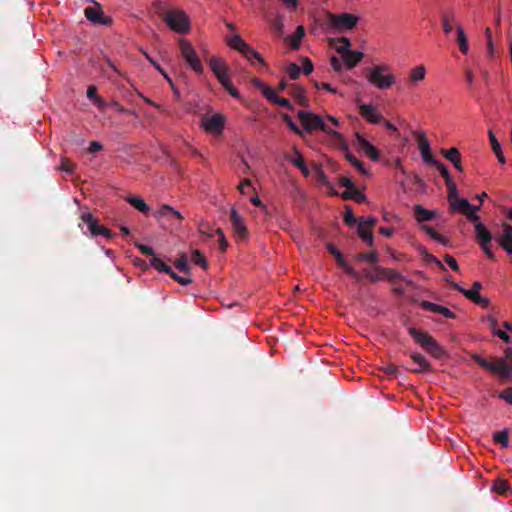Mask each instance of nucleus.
<instances>
[{
  "label": "nucleus",
  "mask_w": 512,
  "mask_h": 512,
  "mask_svg": "<svg viewBox=\"0 0 512 512\" xmlns=\"http://www.w3.org/2000/svg\"><path fill=\"white\" fill-rule=\"evenodd\" d=\"M489 326L495 335H497L505 342L509 341V335L507 334V332L496 328L497 323L495 319H489Z\"/></svg>",
  "instance_id": "nucleus-49"
},
{
  "label": "nucleus",
  "mask_w": 512,
  "mask_h": 512,
  "mask_svg": "<svg viewBox=\"0 0 512 512\" xmlns=\"http://www.w3.org/2000/svg\"><path fill=\"white\" fill-rule=\"evenodd\" d=\"M282 119L287 124L291 131H293L297 135H302V131L298 128V126L294 123V121L288 114H282Z\"/></svg>",
  "instance_id": "nucleus-54"
},
{
  "label": "nucleus",
  "mask_w": 512,
  "mask_h": 512,
  "mask_svg": "<svg viewBox=\"0 0 512 512\" xmlns=\"http://www.w3.org/2000/svg\"><path fill=\"white\" fill-rule=\"evenodd\" d=\"M364 57L360 51H348V54L342 56L347 69L354 68Z\"/></svg>",
  "instance_id": "nucleus-25"
},
{
  "label": "nucleus",
  "mask_w": 512,
  "mask_h": 512,
  "mask_svg": "<svg viewBox=\"0 0 512 512\" xmlns=\"http://www.w3.org/2000/svg\"><path fill=\"white\" fill-rule=\"evenodd\" d=\"M135 246L143 255L154 256V250L152 247L140 243H135Z\"/></svg>",
  "instance_id": "nucleus-62"
},
{
  "label": "nucleus",
  "mask_w": 512,
  "mask_h": 512,
  "mask_svg": "<svg viewBox=\"0 0 512 512\" xmlns=\"http://www.w3.org/2000/svg\"><path fill=\"white\" fill-rule=\"evenodd\" d=\"M127 202L132 205L138 211L147 214L150 211V207L144 202L143 199L136 196H131L127 198Z\"/></svg>",
  "instance_id": "nucleus-31"
},
{
  "label": "nucleus",
  "mask_w": 512,
  "mask_h": 512,
  "mask_svg": "<svg viewBox=\"0 0 512 512\" xmlns=\"http://www.w3.org/2000/svg\"><path fill=\"white\" fill-rule=\"evenodd\" d=\"M226 118L223 114L205 115L201 119V125L206 132L220 135L224 129Z\"/></svg>",
  "instance_id": "nucleus-8"
},
{
  "label": "nucleus",
  "mask_w": 512,
  "mask_h": 512,
  "mask_svg": "<svg viewBox=\"0 0 512 512\" xmlns=\"http://www.w3.org/2000/svg\"><path fill=\"white\" fill-rule=\"evenodd\" d=\"M410 334L423 349L427 350V352H438V344L429 334L418 331L415 328L410 330Z\"/></svg>",
  "instance_id": "nucleus-11"
},
{
  "label": "nucleus",
  "mask_w": 512,
  "mask_h": 512,
  "mask_svg": "<svg viewBox=\"0 0 512 512\" xmlns=\"http://www.w3.org/2000/svg\"><path fill=\"white\" fill-rule=\"evenodd\" d=\"M179 49L182 57L189 64L190 68L197 74H201L203 72V65L199 57L196 55L195 49L193 48L190 41L181 38L179 40Z\"/></svg>",
  "instance_id": "nucleus-7"
},
{
  "label": "nucleus",
  "mask_w": 512,
  "mask_h": 512,
  "mask_svg": "<svg viewBox=\"0 0 512 512\" xmlns=\"http://www.w3.org/2000/svg\"><path fill=\"white\" fill-rule=\"evenodd\" d=\"M455 29H456V35H457L456 42L459 46V49L463 54H467L468 50H469V45H468V40L465 35L464 29L461 25H458V24L455 25Z\"/></svg>",
  "instance_id": "nucleus-26"
},
{
  "label": "nucleus",
  "mask_w": 512,
  "mask_h": 512,
  "mask_svg": "<svg viewBox=\"0 0 512 512\" xmlns=\"http://www.w3.org/2000/svg\"><path fill=\"white\" fill-rule=\"evenodd\" d=\"M297 116H298V119L300 120L302 126L308 133H311L314 130L318 129V130H321V131L329 134L337 141L343 140L342 134L329 128L326 125V123L324 122V120L319 115L311 113V112H306L304 110H300L297 113Z\"/></svg>",
  "instance_id": "nucleus-3"
},
{
  "label": "nucleus",
  "mask_w": 512,
  "mask_h": 512,
  "mask_svg": "<svg viewBox=\"0 0 512 512\" xmlns=\"http://www.w3.org/2000/svg\"><path fill=\"white\" fill-rule=\"evenodd\" d=\"M170 277L172 279H174L176 282H178L182 286H187V285L192 283V279L191 278L179 276L174 271H172V273L170 274Z\"/></svg>",
  "instance_id": "nucleus-59"
},
{
  "label": "nucleus",
  "mask_w": 512,
  "mask_h": 512,
  "mask_svg": "<svg viewBox=\"0 0 512 512\" xmlns=\"http://www.w3.org/2000/svg\"><path fill=\"white\" fill-rule=\"evenodd\" d=\"M150 265L154 267L157 271L166 273L168 275H170L173 271L170 266L165 264L160 258H158L155 255L151 257Z\"/></svg>",
  "instance_id": "nucleus-33"
},
{
  "label": "nucleus",
  "mask_w": 512,
  "mask_h": 512,
  "mask_svg": "<svg viewBox=\"0 0 512 512\" xmlns=\"http://www.w3.org/2000/svg\"><path fill=\"white\" fill-rule=\"evenodd\" d=\"M153 8L155 13L163 20H166V15L169 14L171 10L166 9V4L161 0H156L153 2Z\"/></svg>",
  "instance_id": "nucleus-41"
},
{
  "label": "nucleus",
  "mask_w": 512,
  "mask_h": 512,
  "mask_svg": "<svg viewBox=\"0 0 512 512\" xmlns=\"http://www.w3.org/2000/svg\"><path fill=\"white\" fill-rule=\"evenodd\" d=\"M488 136L492 150L496 155L497 160L499 161V163L504 164L506 162L505 156L503 155L501 145L492 130L488 131Z\"/></svg>",
  "instance_id": "nucleus-24"
},
{
  "label": "nucleus",
  "mask_w": 512,
  "mask_h": 512,
  "mask_svg": "<svg viewBox=\"0 0 512 512\" xmlns=\"http://www.w3.org/2000/svg\"><path fill=\"white\" fill-rule=\"evenodd\" d=\"M262 93H263L264 97L272 103H275V101L278 97L276 95V93L268 86L264 87V89L262 90Z\"/></svg>",
  "instance_id": "nucleus-61"
},
{
  "label": "nucleus",
  "mask_w": 512,
  "mask_h": 512,
  "mask_svg": "<svg viewBox=\"0 0 512 512\" xmlns=\"http://www.w3.org/2000/svg\"><path fill=\"white\" fill-rule=\"evenodd\" d=\"M272 26V29L278 34V35H281L282 34V30H283V22H282V19L281 17H277L271 24Z\"/></svg>",
  "instance_id": "nucleus-63"
},
{
  "label": "nucleus",
  "mask_w": 512,
  "mask_h": 512,
  "mask_svg": "<svg viewBox=\"0 0 512 512\" xmlns=\"http://www.w3.org/2000/svg\"><path fill=\"white\" fill-rule=\"evenodd\" d=\"M445 184H446L447 190H448L447 198H448L449 203H451L453 200L458 198V189L452 179L445 182Z\"/></svg>",
  "instance_id": "nucleus-50"
},
{
  "label": "nucleus",
  "mask_w": 512,
  "mask_h": 512,
  "mask_svg": "<svg viewBox=\"0 0 512 512\" xmlns=\"http://www.w3.org/2000/svg\"><path fill=\"white\" fill-rule=\"evenodd\" d=\"M75 165L67 158L61 160L59 169L66 173L72 174L74 172Z\"/></svg>",
  "instance_id": "nucleus-56"
},
{
  "label": "nucleus",
  "mask_w": 512,
  "mask_h": 512,
  "mask_svg": "<svg viewBox=\"0 0 512 512\" xmlns=\"http://www.w3.org/2000/svg\"><path fill=\"white\" fill-rule=\"evenodd\" d=\"M230 222L235 236L238 238H244L247 236L248 231L244 224L243 218L234 208H232L230 212Z\"/></svg>",
  "instance_id": "nucleus-13"
},
{
  "label": "nucleus",
  "mask_w": 512,
  "mask_h": 512,
  "mask_svg": "<svg viewBox=\"0 0 512 512\" xmlns=\"http://www.w3.org/2000/svg\"><path fill=\"white\" fill-rule=\"evenodd\" d=\"M448 356L449 354H411V363L407 369L415 373L433 372L437 369L436 365H443Z\"/></svg>",
  "instance_id": "nucleus-2"
},
{
  "label": "nucleus",
  "mask_w": 512,
  "mask_h": 512,
  "mask_svg": "<svg viewBox=\"0 0 512 512\" xmlns=\"http://www.w3.org/2000/svg\"><path fill=\"white\" fill-rule=\"evenodd\" d=\"M84 14L93 24L108 26L112 23V19L104 15L101 6L96 2H94V6L86 7Z\"/></svg>",
  "instance_id": "nucleus-10"
},
{
  "label": "nucleus",
  "mask_w": 512,
  "mask_h": 512,
  "mask_svg": "<svg viewBox=\"0 0 512 512\" xmlns=\"http://www.w3.org/2000/svg\"><path fill=\"white\" fill-rule=\"evenodd\" d=\"M475 228V235L480 246L490 244L492 241L491 232L479 220L472 222Z\"/></svg>",
  "instance_id": "nucleus-19"
},
{
  "label": "nucleus",
  "mask_w": 512,
  "mask_h": 512,
  "mask_svg": "<svg viewBox=\"0 0 512 512\" xmlns=\"http://www.w3.org/2000/svg\"><path fill=\"white\" fill-rule=\"evenodd\" d=\"M498 244L512 256V226L502 223V233L496 238Z\"/></svg>",
  "instance_id": "nucleus-12"
},
{
  "label": "nucleus",
  "mask_w": 512,
  "mask_h": 512,
  "mask_svg": "<svg viewBox=\"0 0 512 512\" xmlns=\"http://www.w3.org/2000/svg\"><path fill=\"white\" fill-rule=\"evenodd\" d=\"M341 143V149L345 151V158L353 165L361 174L366 175L367 171L364 168L361 161H359L355 156H353L349 150L348 146L345 143L344 139L342 141H339Z\"/></svg>",
  "instance_id": "nucleus-21"
},
{
  "label": "nucleus",
  "mask_w": 512,
  "mask_h": 512,
  "mask_svg": "<svg viewBox=\"0 0 512 512\" xmlns=\"http://www.w3.org/2000/svg\"><path fill=\"white\" fill-rule=\"evenodd\" d=\"M375 270L381 275L389 280H396V279H403L404 277L396 270L389 269V268H382V267H375Z\"/></svg>",
  "instance_id": "nucleus-35"
},
{
  "label": "nucleus",
  "mask_w": 512,
  "mask_h": 512,
  "mask_svg": "<svg viewBox=\"0 0 512 512\" xmlns=\"http://www.w3.org/2000/svg\"><path fill=\"white\" fill-rule=\"evenodd\" d=\"M500 399H503L508 404L512 405V387L504 389L498 395Z\"/></svg>",
  "instance_id": "nucleus-60"
},
{
  "label": "nucleus",
  "mask_w": 512,
  "mask_h": 512,
  "mask_svg": "<svg viewBox=\"0 0 512 512\" xmlns=\"http://www.w3.org/2000/svg\"><path fill=\"white\" fill-rule=\"evenodd\" d=\"M434 216V211L428 210L419 204L414 206V217L418 222L430 221Z\"/></svg>",
  "instance_id": "nucleus-23"
},
{
  "label": "nucleus",
  "mask_w": 512,
  "mask_h": 512,
  "mask_svg": "<svg viewBox=\"0 0 512 512\" xmlns=\"http://www.w3.org/2000/svg\"><path fill=\"white\" fill-rule=\"evenodd\" d=\"M174 266L185 274L191 273V266L188 264V257L185 253L179 255V258L174 262Z\"/></svg>",
  "instance_id": "nucleus-32"
},
{
  "label": "nucleus",
  "mask_w": 512,
  "mask_h": 512,
  "mask_svg": "<svg viewBox=\"0 0 512 512\" xmlns=\"http://www.w3.org/2000/svg\"><path fill=\"white\" fill-rule=\"evenodd\" d=\"M191 261L195 264L200 266L203 269H207L208 262L205 259L204 255L199 250H193L191 255Z\"/></svg>",
  "instance_id": "nucleus-43"
},
{
  "label": "nucleus",
  "mask_w": 512,
  "mask_h": 512,
  "mask_svg": "<svg viewBox=\"0 0 512 512\" xmlns=\"http://www.w3.org/2000/svg\"><path fill=\"white\" fill-rule=\"evenodd\" d=\"M86 95L98 107L102 108L105 106L104 100L97 95V88L95 86H89L87 89Z\"/></svg>",
  "instance_id": "nucleus-40"
},
{
  "label": "nucleus",
  "mask_w": 512,
  "mask_h": 512,
  "mask_svg": "<svg viewBox=\"0 0 512 512\" xmlns=\"http://www.w3.org/2000/svg\"><path fill=\"white\" fill-rule=\"evenodd\" d=\"M359 21V17L350 13L326 14V24L329 28L337 31L352 30Z\"/></svg>",
  "instance_id": "nucleus-5"
},
{
  "label": "nucleus",
  "mask_w": 512,
  "mask_h": 512,
  "mask_svg": "<svg viewBox=\"0 0 512 512\" xmlns=\"http://www.w3.org/2000/svg\"><path fill=\"white\" fill-rule=\"evenodd\" d=\"M359 113L364 119L373 124H378L383 120V116L370 104H360Z\"/></svg>",
  "instance_id": "nucleus-15"
},
{
  "label": "nucleus",
  "mask_w": 512,
  "mask_h": 512,
  "mask_svg": "<svg viewBox=\"0 0 512 512\" xmlns=\"http://www.w3.org/2000/svg\"><path fill=\"white\" fill-rule=\"evenodd\" d=\"M442 29L445 34L453 30V23L456 21V11L453 8H444L440 13Z\"/></svg>",
  "instance_id": "nucleus-16"
},
{
  "label": "nucleus",
  "mask_w": 512,
  "mask_h": 512,
  "mask_svg": "<svg viewBox=\"0 0 512 512\" xmlns=\"http://www.w3.org/2000/svg\"><path fill=\"white\" fill-rule=\"evenodd\" d=\"M337 42L339 43V45L336 46V51L341 56H344L348 54V51H351V41L347 37H340L337 39Z\"/></svg>",
  "instance_id": "nucleus-37"
},
{
  "label": "nucleus",
  "mask_w": 512,
  "mask_h": 512,
  "mask_svg": "<svg viewBox=\"0 0 512 512\" xmlns=\"http://www.w3.org/2000/svg\"><path fill=\"white\" fill-rule=\"evenodd\" d=\"M293 153L295 154V157L292 158L290 156H286V159L290 161L294 166L299 168L305 163L304 159L301 153L296 148L293 149Z\"/></svg>",
  "instance_id": "nucleus-51"
},
{
  "label": "nucleus",
  "mask_w": 512,
  "mask_h": 512,
  "mask_svg": "<svg viewBox=\"0 0 512 512\" xmlns=\"http://www.w3.org/2000/svg\"><path fill=\"white\" fill-rule=\"evenodd\" d=\"M356 141L359 148L373 161H377L380 157L379 151L362 135L356 134Z\"/></svg>",
  "instance_id": "nucleus-17"
},
{
  "label": "nucleus",
  "mask_w": 512,
  "mask_h": 512,
  "mask_svg": "<svg viewBox=\"0 0 512 512\" xmlns=\"http://www.w3.org/2000/svg\"><path fill=\"white\" fill-rule=\"evenodd\" d=\"M341 197L344 200L353 199L357 203H362V202H364L366 200L365 194L360 192L355 186L350 188V189H346L345 191H343L342 194H341Z\"/></svg>",
  "instance_id": "nucleus-28"
},
{
  "label": "nucleus",
  "mask_w": 512,
  "mask_h": 512,
  "mask_svg": "<svg viewBox=\"0 0 512 512\" xmlns=\"http://www.w3.org/2000/svg\"><path fill=\"white\" fill-rule=\"evenodd\" d=\"M493 440L496 443L501 444L502 447L506 448L509 445V435L506 430L495 431L493 433Z\"/></svg>",
  "instance_id": "nucleus-39"
},
{
  "label": "nucleus",
  "mask_w": 512,
  "mask_h": 512,
  "mask_svg": "<svg viewBox=\"0 0 512 512\" xmlns=\"http://www.w3.org/2000/svg\"><path fill=\"white\" fill-rule=\"evenodd\" d=\"M481 288H482L481 283L478 282V281H475L472 284V288L470 290H465L464 289L463 295L465 297H467L468 299L473 300L476 296L479 295V291L481 290Z\"/></svg>",
  "instance_id": "nucleus-48"
},
{
  "label": "nucleus",
  "mask_w": 512,
  "mask_h": 512,
  "mask_svg": "<svg viewBox=\"0 0 512 512\" xmlns=\"http://www.w3.org/2000/svg\"><path fill=\"white\" fill-rule=\"evenodd\" d=\"M167 26L176 33L186 34L190 30L187 15L181 10H171L164 21Z\"/></svg>",
  "instance_id": "nucleus-6"
},
{
  "label": "nucleus",
  "mask_w": 512,
  "mask_h": 512,
  "mask_svg": "<svg viewBox=\"0 0 512 512\" xmlns=\"http://www.w3.org/2000/svg\"><path fill=\"white\" fill-rule=\"evenodd\" d=\"M169 215H173V216L177 217L179 220L183 219L180 212L176 211L174 208H172L171 206L166 205V204L160 208V210L157 212L156 216H169Z\"/></svg>",
  "instance_id": "nucleus-46"
},
{
  "label": "nucleus",
  "mask_w": 512,
  "mask_h": 512,
  "mask_svg": "<svg viewBox=\"0 0 512 512\" xmlns=\"http://www.w3.org/2000/svg\"><path fill=\"white\" fill-rule=\"evenodd\" d=\"M367 81L379 90H386L395 83V77L386 64L375 65L365 73Z\"/></svg>",
  "instance_id": "nucleus-4"
},
{
  "label": "nucleus",
  "mask_w": 512,
  "mask_h": 512,
  "mask_svg": "<svg viewBox=\"0 0 512 512\" xmlns=\"http://www.w3.org/2000/svg\"><path fill=\"white\" fill-rule=\"evenodd\" d=\"M357 259L360 261L376 263L378 261V255L376 252L361 253V254L357 255Z\"/></svg>",
  "instance_id": "nucleus-55"
},
{
  "label": "nucleus",
  "mask_w": 512,
  "mask_h": 512,
  "mask_svg": "<svg viewBox=\"0 0 512 512\" xmlns=\"http://www.w3.org/2000/svg\"><path fill=\"white\" fill-rule=\"evenodd\" d=\"M291 96L297 101V103L302 107H308L309 102L305 95L304 89L299 85H292L290 88Z\"/></svg>",
  "instance_id": "nucleus-22"
},
{
  "label": "nucleus",
  "mask_w": 512,
  "mask_h": 512,
  "mask_svg": "<svg viewBox=\"0 0 512 512\" xmlns=\"http://www.w3.org/2000/svg\"><path fill=\"white\" fill-rule=\"evenodd\" d=\"M305 35V30L303 26H298L294 32V34L290 37V46L292 49L297 50L300 46V41Z\"/></svg>",
  "instance_id": "nucleus-34"
},
{
  "label": "nucleus",
  "mask_w": 512,
  "mask_h": 512,
  "mask_svg": "<svg viewBox=\"0 0 512 512\" xmlns=\"http://www.w3.org/2000/svg\"><path fill=\"white\" fill-rule=\"evenodd\" d=\"M358 235L369 245L372 246L373 244V235L371 232L365 230L363 227V223L359 222L357 226Z\"/></svg>",
  "instance_id": "nucleus-45"
},
{
  "label": "nucleus",
  "mask_w": 512,
  "mask_h": 512,
  "mask_svg": "<svg viewBox=\"0 0 512 512\" xmlns=\"http://www.w3.org/2000/svg\"><path fill=\"white\" fill-rule=\"evenodd\" d=\"M426 75V69L423 65H418L414 67L409 75V79L411 82H419L424 80Z\"/></svg>",
  "instance_id": "nucleus-36"
},
{
  "label": "nucleus",
  "mask_w": 512,
  "mask_h": 512,
  "mask_svg": "<svg viewBox=\"0 0 512 512\" xmlns=\"http://www.w3.org/2000/svg\"><path fill=\"white\" fill-rule=\"evenodd\" d=\"M442 155L453 164L455 169H457L460 172L463 171L460 153L457 148L452 147L447 150H442Z\"/></svg>",
  "instance_id": "nucleus-20"
},
{
  "label": "nucleus",
  "mask_w": 512,
  "mask_h": 512,
  "mask_svg": "<svg viewBox=\"0 0 512 512\" xmlns=\"http://www.w3.org/2000/svg\"><path fill=\"white\" fill-rule=\"evenodd\" d=\"M431 165L436 167V169L439 171L441 176L444 178L445 182L452 179L447 167L443 163L436 160V163H432Z\"/></svg>",
  "instance_id": "nucleus-52"
},
{
  "label": "nucleus",
  "mask_w": 512,
  "mask_h": 512,
  "mask_svg": "<svg viewBox=\"0 0 512 512\" xmlns=\"http://www.w3.org/2000/svg\"><path fill=\"white\" fill-rule=\"evenodd\" d=\"M422 230H424L432 239L436 240L437 242L443 244V245H446L447 244V239L445 237H443L442 235H440L439 233H437L432 227L430 226H427V225H422Z\"/></svg>",
  "instance_id": "nucleus-44"
},
{
  "label": "nucleus",
  "mask_w": 512,
  "mask_h": 512,
  "mask_svg": "<svg viewBox=\"0 0 512 512\" xmlns=\"http://www.w3.org/2000/svg\"><path fill=\"white\" fill-rule=\"evenodd\" d=\"M473 359L483 368L501 378H510L512 374V353L505 354L504 358L488 360L481 354H471Z\"/></svg>",
  "instance_id": "nucleus-1"
},
{
  "label": "nucleus",
  "mask_w": 512,
  "mask_h": 512,
  "mask_svg": "<svg viewBox=\"0 0 512 512\" xmlns=\"http://www.w3.org/2000/svg\"><path fill=\"white\" fill-rule=\"evenodd\" d=\"M343 220H344L345 224H347L349 226L356 223L357 220H356V218L353 214V211L350 207H346L344 215H343Z\"/></svg>",
  "instance_id": "nucleus-57"
},
{
  "label": "nucleus",
  "mask_w": 512,
  "mask_h": 512,
  "mask_svg": "<svg viewBox=\"0 0 512 512\" xmlns=\"http://www.w3.org/2000/svg\"><path fill=\"white\" fill-rule=\"evenodd\" d=\"M81 219L84 223L87 224L88 230L92 236H98V231L100 229V225L98 224L97 219L91 213H84L81 216Z\"/></svg>",
  "instance_id": "nucleus-27"
},
{
  "label": "nucleus",
  "mask_w": 512,
  "mask_h": 512,
  "mask_svg": "<svg viewBox=\"0 0 512 512\" xmlns=\"http://www.w3.org/2000/svg\"><path fill=\"white\" fill-rule=\"evenodd\" d=\"M493 490L500 495H506L509 492L510 487L506 480L499 478L495 480Z\"/></svg>",
  "instance_id": "nucleus-42"
},
{
  "label": "nucleus",
  "mask_w": 512,
  "mask_h": 512,
  "mask_svg": "<svg viewBox=\"0 0 512 512\" xmlns=\"http://www.w3.org/2000/svg\"><path fill=\"white\" fill-rule=\"evenodd\" d=\"M286 72L288 73L291 79L296 80L300 76L301 69L296 63H290L287 66Z\"/></svg>",
  "instance_id": "nucleus-53"
},
{
  "label": "nucleus",
  "mask_w": 512,
  "mask_h": 512,
  "mask_svg": "<svg viewBox=\"0 0 512 512\" xmlns=\"http://www.w3.org/2000/svg\"><path fill=\"white\" fill-rule=\"evenodd\" d=\"M228 44L235 50L242 52L244 47H246V42L239 36L234 35L228 42Z\"/></svg>",
  "instance_id": "nucleus-47"
},
{
  "label": "nucleus",
  "mask_w": 512,
  "mask_h": 512,
  "mask_svg": "<svg viewBox=\"0 0 512 512\" xmlns=\"http://www.w3.org/2000/svg\"><path fill=\"white\" fill-rule=\"evenodd\" d=\"M450 210L452 212L458 211L463 214L469 222H476L479 220L478 214L474 213L473 205L465 198H457L450 203Z\"/></svg>",
  "instance_id": "nucleus-9"
},
{
  "label": "nucleus",
  "mask_w": 512,
  "mask_h": 512,
  "mask_svg": "<svg viewBox=\"0 0 512 512\" xmlns=\"http://www.w3.org/2000/svg\"><path fill=\"white\" fill-rule=\"evenodd\" d=\"M241 53L249 61H251L252 59H256L261 64H264V60L261 57V55L256 50H254L252 47H250L248 44H246V47H244V49Z\"/></svg>",
  "instance_id": "nucleus-38"
},
{
  "label": "nucleus",
  "mask_w": 512,
  "mask_h": 512,
  "mask_svg": "<svg viewBox=\"0 0 512 512\" xmlns=\"http://www.w3.org/2000/svg\"><path fill=\"white\" fill-rule=\"evenodd\" d=\"M420 306L426 311L441 314L445 318H449V319L455 318V314L451 310H449L448 308H446L444 306L432 303L430 301L423 300L420 303Z\"/></svg>",
  "instance_id": "nucleus-18"
},
{
  "label": "nucleus",
  "mask_w": 512,
  "mask_h": 512,
  "mask_svg": "<svg viewBox=\"0 0 512 512\" xmlns=\"http://www.w3.org/2000/svg\"><path fill=\"white\" fill-rule=\"evenodd\" d=\"M209 67L213 71L215 76H218L221 73L227 72L226 64L220 58H216V57L211 58L209 61Z\"/></svg>",
  "instance_id": "nucleus-30"
},
{
  "label": "nucleus",
  "mask_w": 512,
  "mask_h": 512,
  "mask_svg": "<svg viewBox=\"0 0 512 512\" xmlns=\"http://www.w3.org/2000/svg\"><path fill=\"white\" fill-rule=\"evenodd\" d=\"M444 260L445 262L449 265V267L454 270V271H458L459 270V265L456 261V259L454 257H452L451 255H445L444 256Z\"/></svg>",
  "instance_id": "nucleus-64"
},
{
  "label": "nucleus",
  "mask_w": 512,
  "mask_h": 512,
  "mask_svg": "<svg viewBox=\"0 0 512 512\" xmlns=\"http://www.w3.org/2000/svg\"><path fill=\"white\" fill-rule=\"evenodd\" d=\"M337 264L351 277H353L356 281H360V276L358 272L349 265L345 258L343 257L342 253L336 256L335 258Z\"/></svg>",
  "instance_id": "nucleus-29"
},
{
  "label": "nucleus",
  "mask_w": 512,
  "mask_h": 512,
  "mask_svg": "<svg viewBox=\"0 0 512 512\" xmlns=\"http://www.w3.org/2000/svg\"><path fill=\"white\" fill-rule=\"evenodd\" d=\"M198 231L200 234L206 235L209 238L214 236V233L212 232L210 225L206 222H201L199 224Z\"/></svg>",
  "instance_id": "nucleus-58"
},
{
  "label": "nucleus",
  "mask_w": 512,
  "mask_h": 512,
  "mask_svg": "<svg viewBox=\"0 0 512 512\" xmlns=\"http://www.w3.org/2000/svg\"><path fill=\"white\" fill-rule=\"evenodd\" d=\"M417 143L420 154L423 158V161L429 165L432 163H436V159L431 154V148L428 139L426 138L424 133H419L417 136Z\"/></svg>",
  "instance_id": "nucleus-14"
}]
</instances>
